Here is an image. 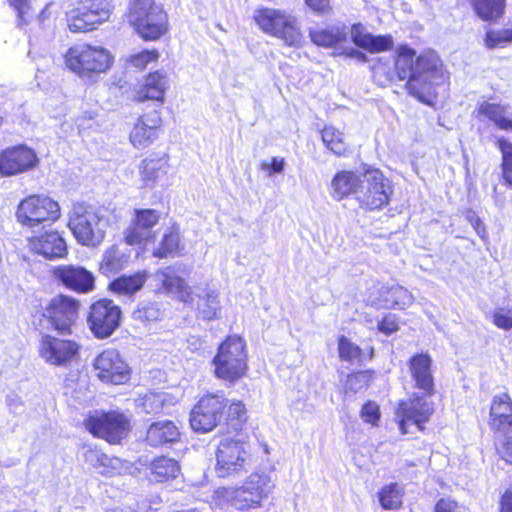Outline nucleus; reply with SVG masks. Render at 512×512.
<instances>
[{
  "instance_id": "f257e3e1",
  "label": "nucleus",
  "mask_w": 512,
  "mask_h": 512,
  "mask_svg": "<svg viewBox=\"0 0 512 512\" xmlns=\"http://www.w3.org/2000/svg\"><path fill=\"white\" fill-rule=\"evenodd\" d=\"M415 55L416 52L410 47L400 46L395 61L396 73L400 80L407 79L406 87L411 95L428 103L433 87L443 82L445 73L435 53L428 52L416 59Z\"/></svg>"
},
{
  "instance_id": "f03ea898",
  "label": "nucleus",
  "mask_w": 512,
  "mask_h": 512,
  "mask_svg": "<svg viewBox=\"0 0 512 512\" xmlns=\"http://www.w3.org/2000/svg\"><path fill=\"white\" fill-rule=\"evenodd\" d=\"M275 487L271 473L257 470L250 474L243 486L238 488H218L214 494V503L219 508L230 504L236 509L258 506Z\"/></svg>"
},
{
  "instance_id": "7ed1b4c3",
  "label": "nucleus",
  "mask_w": 512,
  "mask_h": 512,
  "mask_svg": "<svg viewBox=\"0 0 512 512\" xmlns=\"http://www.w3.org/2000/svg\"><path fill=\"white\" fill-rule=\"evenodd\" d=\"M104 209H94L84 203H75L69 214L68 226L79 243L97 246L105 238L108 219Z\"/></svg>"
},
{
  "instance_id": "20e7f679",
  "label": "nucleus",
  "mask_w": 512,
  "mask_h": 512,
  "mask_svg": "<svg viewBox=\"0 0 512 512\" xmlns=\"http://www.w3.org/2000/svg\"><path fill=\"white\" fill-rule=\"evenodd\" d=\"M127 21L144 40L153 41L168 30V16L154 0H131Z\"/></svg>"
},
{
  "instance_id": "39448f33",
  "label": "nucleus",
  "mask_w": 512,
  "mask_h": 512,
  "mask_svg": "<svg viewBox=\"0 0 512 512\" xmlns=\"http://www.w3.org/2000/svg\"><path fill=\"white\" fill-rule=\"evenodd\" d=\"M64 57L66 66L84 80H92L106 72L113 61L107 49L89 44L70 47Z\"/></svg>"
},
{
  "instance_id": "423d86ee",
  "label": "nucleus",
  "mask_w": 512,
  "mask_h": 512,
  "mask_svg": "<svg viewBox=\"0 0 512 512\" xmlns=\"http://www.w3.org/2000/svg\"><path fill=\"white\" fill-rule=\"evenodd\" d=\"M215 376L233 383L244 376L247 370L245 342L241 337L229 336L223 341L213 359Z\"/></svg>"
},
{
  "instance_id": "0eeeda50",
  "label": "nucleus",
  "mask_w": 512,
  "mask_h": 512,
  "mask_svg": "<svg viewBox=\"0 0 512 512\" xmlns=\"http://www.w3.org/2000/svg\"><path fill=\"white\" fill-rule=\"evenodd\" d=\"M113 6L111 0H77L66 12L71 32H87L110 18Z\"/></svg>"
},
{
  "instance_id": "6e6552de",
  "label": "nucleus",
  "mask_w": 512,
  "mask_h": 512,
  "mask_svg": "<svg viewBox=\"0 0 512 512\" xmlns=\"http://www.w3.org/2000/svg\"><path fill=\"white\" fill-rule=\"evenodd\" d=\"M254 18L263 32L280 38L289 46H296L300 43L299 24L295 17L285 11L264 8L258 10Z\"/></svg>"
},
{
  "instance_id": "1a4fd4ad",
  "label": "nucleus",
  "mask_w": 512,
  "mask_h": 512,
  "mask_svg": "<svg viewBox=\"0 0 512 512\" xmlns=\"http://www.w3.org/2000/svg\"><path fill=\"white\" fill-rule=\"evenodd\" d=\"M79 302L66 295L53 297L43 309L40 325L60 333L70 334L78 317Z\"/></svg>"
},
{
  "instance_id": "9d476101",
  "label": "nucleus",
  "mask_w": 512,
  "mask_h": 512,
  "mask_svg": "<svg viewBox=\"0 0 512 512\" xmlns=\"http://www.w3.org/2000/svg\"><path fill=\"white\" fill-rule=\"evenodd\" d=\"M250 453L240 440L223 439L216 451V474L221 478L234 477L247 470Z\"/></svg>"
},
{
  "instance_id": "9b49d317",
  "label": "nucleus",
  "mask_w": 512,
  "mask_h": 512,
  "mask_svg": "<svg viewBox=\"0 0 512 512\" xmlns=\"http://www.w3.org/2000/svg\"><path fill=\"white\" fill-rule=\"evenodd\" d=\"M16 217L22 225L35 227L56 221L60 217V207L48 196L30 195L19 203Z\"/></svg>"
},
{
  "instance_id": "f8f14e48",
  "label": "nucleus",
  "mask_w": 512,
  "mask_h": 512,
  "mask_svg": "<svg viewBox=\"0 0 512 512\" xmlns=\"http://www.w3.org/2000/svg\"><path fill=\"white\" fill-rule=\"evenodd\" d=\"M392 193L390 182L378 169L368 168L363 173L362 187L357 194L360 206L369 210L381 209L389 202Z\"/></svg>"
},
{
  "instance_id": "ddd939ff",
  "label": "nucleus",
  "mask_w": 512,
  "mask_h": 512,
  "mask_svg": "<svg viewBox=\"0 0 512 512\" xmlns=\"http://www.w3.org/2000/svg\"><path fill=\"white\" fill-rule=\"evenodd\" d=\"M185 266H167L150 275L151 286L157 293L172 294L186 303L194 301L192 288L187 284L183 275Z\"/></svg>"
},
{
  "instance_id": "4468645a",
  "label": "nucleus",
  "mask_w": 512,
  "mask_h": 512,
  "mask_svg": "<svg viewBox=\"0 0 512 512\" xmlns=\"http://www.w3.org/2000/svg\"><path fill=\"white\" fill-rule=\"evenodd\" d=\"M85 426L94 436L109 443H118L129 431V420L121 413L95 412L85 421Z\"/></svg>"
},
{
  "instance_id": "2eb2a0df",
  "label": "nucleus",
  "mask_w": 512,
  "mask_h": 512,
  "mask_svg": "<svg viewBox=\"0 0 512 512\" xmlns=\"http://www.w3.org/2000/svg\"><path fill=\"white\" fill-rule=\"evenodd\" d=\"M225 401L223 393L204 395L191 412L192 429L201 433L213 430L222 419Z\"/></svg>"
},
{
  "instance_id": "dca6fc26",
  "label": "nucleus",
  "mask_w": 512,
  "mask_h": 512,
  "mask_svg": "<svg viewBox=\"0 0 512 512\" xmlns=\"http://www.w3.org/2000/svg\"><path fill=\"white\" fill-rule=\"evenodd\" d=\"M121 310L112 300L101 299L93 303L88 315V324L95 337L104 339L113 334L120 325Z\"/></svg>"
},
{
  "instance_id": "f3484780",
  "label": "nucleus",
  "mask_w": 512,
  "mask_h": 512,
  "mask_svg": "<svg viewBox=\"0 0 512 512\" xmlns=\"http://www.w3.org/2000/svg\"><path fill=\"white\" fill-rule=\"evenodd\" d=\"M434 412L433 403L425 396L413 395L408 401H402L396 411L399 428L403 434L410 432L411 425L422 430V424L427 422Z\"/></svg>"
},
{
  "instance_id": "a211bd4d",
  "label": "nucleus",
  "mask_w": 512,
  "mask_h": 512,
  "mask_svg": "<svg viewBox=\"0 0 512 512\" xmlns=\"http://www.w3.org/2000/svg\"><path fill=\"white\" fill-rule=\"evenodd\" d=\"M94 367L103 382L118 385L129 379L128 366L116 350L107 349L100 353L94 361Z\"/></svg>"
},
{
  "instance_id": "6ab92c4d",
  "label": "nucleus",
  "mask_w": 512,
  "mask_h": 512,
  "mask_svg": "<svg viewBox=\"0 0 512 512\" xmlns=\"http://www.w3.org/2000/svg\"><path fill=\"white\" fill-rule=\"evenodd\" d=\"M162 122L160 112L156 110L141 115L129 134L133 147L141 149L153 144L159 137Z\"/></svg>"
},
{
  "instance_id": "aec40b11",
  "label": "nucleus",
  "mask_w": 512,
  "mask_h": 512,
  "mask_svg": "<svg viewBox=\"0 0 512 512\" xmlns=\"http://www.w3.org/2000/svg\"><path fill=\"white\" fill-rule=\"evenodd\" d=\"M160 213L154 209L135 210V216L126 230L125 240L129 245L146 243L155 238L153 227L159 222Z\"/></svg>"
},
{
  "instance_id": "412c9836",
  "label": "nucleus",
  "mask_w": 512,
  "mask_h": 512,
  "mask_svg": "<svg viewBox=\"0 0 512 512\" xmlns=\"http://www.w3.org/2000/svg\"><path fill=\"white\" fill-rule=\"evenodd\" d=\"M38 158L35 152L26 146H16L0 154V173L11 176L25 172L36 166Z\"/></svg>"
},
{
  "instance_id": "4be33fe9",
  "label": "nucleus",
  "mask_w": 512,
  "mask_h": 512,
  "mask_svg": "<svg viewBox=\"0 0 512 512\" xmlns=\"http://www.w3.org/2000/svg\"><path fill=\"white\" fill-rule=\"evenodd\" d=\"M79 346L71 340L58 339L50 335L42 337L40 355L49 364L61 366L71 361L78 353Z\"/></svg>"
},
{
  "instance_id": "5701e85b",
  "label": "nucleus",
  "mask_w": 512,
  "mask_h": 512,
  "mask_svg": "<svg viewBox=\"0 0 512 512\" xmlns=\"http://www.w3.org/2000/svg\"><path fill=\"white\" fill-rule=\"evenodd\" d=\"M53 275L65 287L76 292L88 293L94 289V276L83 267L60 265L53 270Z\"/></svg>"
},
{
  "instance_id": "b1692460",
  "label": "nucleus",
  "mask_w": 512,
  "mask_h": 512,
  "mask_svg": "<svg viewBox=\"0 0 512 512\" xmlns=\"http://www.w3.org/2000/svg\"><path fill=\"white\" fill-rule=\"evenodd\" d=\"M141 188L153 189L169 171L167 154H151L145 157L138 166Z\"/></svg>"
},
{
  "instance_id": "393cba45",
  "label": "nucleus",
  "mask_w": 512,
  "mask_h": 512,
  "mask_svg": "<svg viewBox=\"0 0 512 512\" xmlns=\"http://www.w3.org/2000/svg\"><path fill=\"white\" fill-rule=\"evenodd\" d=\"M29 247L35 254L48 260L66 256L67 246L64 239L56 231H46L29 239Z\"/></svg>"
},
{
  "instance_id": "a878e982",
  "label": "nucleus",
  "mask_w": 512,
  "mask_h": 512,
  "mask_svg": "<svg viewBox=\"0 0 512 512\" xmlns=\"http://www.w3.org/2000/svg\"><path fill=\"white\" fill-rule=\"evenodd\" d=\"M432 359L428 354L419 353L411 357L408 362L411 377L415 387L423 391L424 395L434 392V379L431 370Z\"/></svg>"
},
{
  "instance_id": "bb28decb",
  "label": "nucleus",
  "mask_w": 512,
  "mask_h": 512,
  "mask_svg": "<svg viewBox=\"0 0 512 512\" xmlns=\"http://www.w3.org/2000/svg\"><path fill=\"white\" fill-rule=\"evenodd\" d=\"M350 36L356 46L367 50L370 53L388 51L393 46V39L391 36L372 35L367 32L366 28L360 23L352 25Z\"/></svg>"
},
{
  "instance_id": "cd10ccee",
  "label": "nucleus",
  "mask_w": 512,
  "mask_h": 512,
  "mask_svg": "<svg viewBox=\"0 0 512 512\" xmlns=\"http://www.w3.org/2000/svg\"><path fill=\"white\" fill-rule=\"evenodd\" d=\"M363 174L349 170L337 172L331 180V196L334 200L341 201L349 195H355L360 192L362 187Z\"/></svg>"
},
{
  "instance_id": "c85d7f7f",
  "label": "nucleus",
  "mask_w": 512,
  "mask_h": 512,
  "mask_svg": "<svg viewBox=\"0 0 512 512\" xmlns=\"http://www.w3.org/2000/svg\"><path fill=\"white\" fill-rule=\"evenodd\" d=\"M168 86L169 82L166 73L162 71L150 73L137 89L136 100L139 102L146 100L163 102Z\"/></svg>"
},
{
  "instance_id": "c756f323",
  "label": "nucleus",
  "mask_w": 512,
  "mask_h": 512,
  "mask_svg": "<svg viewBox=\"0 0 512 512\" xmlns=\"http://www.w3.org/2000/svg\"><path fill=\"white\" fill-rule=\"evenodd\" d=\"M130 259L131 251L128 248L112 245L104 251L99 270L106 276L115 275L129 265Z\"/></svg>"
},
{
  "instance_id": "7c9ffc66",
  "label": "nucleus",
  "mask_w": 512,
  "mask_h": 512,
  "mask_svg": "<svg viewBox=\"0 0 512 512\" xmlns=\"http://www.w3.org/2000/svg\"><path fill=\"white\" fill-rule=\"evenodd\" d=\"M495 433V447L499 456L512 464V416L507 419L490 422Z\"/></svg>"
},
{
  "instance_id": "2f4dec72",
  "label": "nucleus",
  "mask_w": 512,
  "mask_h": 512,
  "mask_svg": "<svg viewBox=\"0 0 512 512\" xmlns=\"http://www.w3.org/2000/svg\"><path fill=\"white\" fill-rule=\"evenodd\" d=\"M378 305L384 308L405 309L412 305L414 297L410 291L400 285H383L379 289Z\"/></svg>"
},
{
  "instance_id": "473e14b6",
  "label": "nucleus",
  "mask_w": 512,
  "mask_h": 512,
  "mask_svg": "<svg viewBox=\"0 0 512 512\" xmlns=\"http://www.w3.org/2000/svg\"><path fill=\"white\" fill-rule=\"evenodd\" d=\"M179 435V430L172 421L162 420L154 422L149 426L146 441L150 446L158 447L177 441Z\"/></svg>"
},
{
  "instance_id": "72a5a7b5",
  "label": "nucleus",
  "mask_w": 512,
  "mask_h": 512,
  "mask_svg": "<svg viewBox=\"0 0 512 512\" xmlns=\"http://www.w3.org/2000/svg\"><path fill=\"white\" fill-rule=\"evenodd\" d=\"M477 111L479 116L489 119L498 129L512 132V118L508 116V106L482 102Z\"/></svg>"
},
{
  "instance_id": "f704fd0d",
  "label": "nucleus",
  "mask_w": 512,
  "mask_h": 512,
  "mask_svg": "<svg viewBox=\"0 0 512 512\" xmlns=\"http://www.w3.org/2000/svg\"><path fill=\"white\" fill-rule=\"evenodd\" d=\"M148 278L149 273L146 270L139 271L133 275H123L114 279L109 284V289L113 293L130 296L139 291Z\"/></svg>"
},
{
  "instance_id": "c9c22d12",
  "label": "nucleus",
  "mask_w": 512,
  "mask_h": 512,
  "mask_svg": "<svg viewBox=\"0 0 512 512\" xmlns=\"http://www.w3.org/2000/svg\"><path fill=\"white\" fill-rule=\"evenodd\" d=\"M476 15L483 21L494 22L505 13L506 0H469Z\"/></svg>"
},
{
  "instance_id": "e433bc0d",
  "label": "nucleus",
  "mask_w": 512,
  "mask_h": 512,
  "mask_svg": "<svg viewBox=\"0 0 512 512\" xmlns=\"http://www.w3.org/2000/svg\"><path fill=\"white\" fill-rule=\"evenodd\" d=\"M150 470V480L155 482L172 480L180 474V466L178 462L167 457L155 459L151 463Z\"/></svg>"
},
{
  "instance_id": "4c0bfd02",
  "label": "nucleus",
  "mask_w": 512,
  "mask_h": 512,
  "mask_svg": "<svg viewBox=\"0 0 512 512\" xmlns=\"http://www.w3.org/2000/svg\"><path fill=\"white\" fill-rule=\"evenodd\" d=\"M85 460L103 475H113L119 471L121 466L119 458L109 457L96 449L88 450L85 453Z\"/></svg>"
},
{
  "instance_id": "58836bf2",
  "label": "nucleus",
  "mask_w": 512,
  "mask_h": 512,
  "mask_svg": "<svg viewBox=\"0 0 512 512\" xmlns=\"http://www.w3.org/2000/svg\"><path fill=\"white\" fill-rule=\"evenodd\" d=\"M347 33L343 27H331L328 29H316L310 31L312 42L318 46L331 47L345 41Z\"/></svg>"
},
{
  "instance_id": "ea45409f",
  "label": "nucleus",
  "mask_w": 512,
  "mask_h": 512,
  "mask_svg": "<svg viewBox=\"0 0 512 512\" xmlns=\"http://www.w3.org/2000/svg\"><path fill=\"white\" fill-rule=\"evenodd\" d=\"M197 311L204 320H213L218 317L221 307L218 293L211 289H205L204 295H198Z\"/></svg>"
},
{
  "instance_id": "a19ab883",
  "label": "nucleus",
  "mask_w": 512,
  "mask_h": 512,
  "mask_svg": "<svg viewBox=\"0 0 512 512\" xmlns=\"http://www.w3.org/2000/svg\"><path fill=\"white\" fill-rule=\"evenodd\" d=\"M324 145L335 155L342 156L347 150L343 133L333 126H326L321 132Z\"/></svg>"
},
{
  "instance_id": "79ce46f5",
  "label": "nucleus",
  "mask_w": 512,
  "mask_h": 512,
  "mask_svg": "<svg viewBox=\"0 0 512 512\" xmlns=\"http://www.w3.org/2000/svg\"><path fill=\"white\" fill-rule=\"evenodd\" d=\"M512 416V402L507 393L495 395L490 407V422Z\"/></svg>"
},
{
  "instance_id": "37998d69",
  "label": "nucleus",
  "mask_w": 512,
  "mask_h": 512,
  "mask_svg": "<svg viewBox=\"0 0 512 512\" xmlns=\"http://www.w3.org/2000/svg\"><path fill=\"white\" fill-rule=\"evenodd\" d=\"M339 356L343 361L350 363H359L362 359V350L345 336L338 340Z\"/></svg>"
},
{
  "instance_id": "c03bdc74",
  "label": "nucleus",
  "mask_w": 512,
  "mask_h": 512,
  "mask_svg": "<svg viewBox=\"0 0 512 512\" xmlns=\"http://www.w3.org/2000/svg\"><path fill=\"white\" fill-rule=\"evenodd\" d=\"M497 142L502 153L503 179L508 185L512 186V143L504 138H499Z\"/></svg>"
},
{
  "instance_id": "a18cd8bd",
  "label": "nucleus",
  "mask_w": 512,
  "mask_h": 512,
  "mask_svg": "<svg viewBox=\"0 0 512 512\" xmlns=\"http://www.w3.org/2000/svg\"><path fill=\"white\" fill-rule=\"evenodd\" d=\"M179 243L180 237L178 232L170 231L169 233H165L161 241V246L153 251V256L165 258L178 251Z\"/></svg>"
},
{
  "instance_id": "49530a36",
  "label": "nucleus",
  "mask_w": 512,
  "mask_h": 512,
  "mask_svg": "<svg viewBox=\"0 0 512 512\" xmlns=\"http://www.w3.org/2000/svg\"><path fill=\"white\" fill-rule=\"evenodd\" d=\"M371 378V374L367 371L350 374L344 382V390L346 393H357L369 386Z\"/></svg>"
},
{
  "instance_id": "de8ad7c7",
  "label": "nucleus",
  "mask_w": 512,
  "mask_h": 512,
  "mask_svg": "<svg viewBox=\"0 0 512 512\" xmlns=\"http://www.w3.org/2000/svg\"><path fill=\"white\" fill-rule=\"evenodd\" d=\"M379 500L384 509H396L402 503V497L398 486L390 484L379 492Z\"/></svg>"
},
{
  "instance_id": "09e8293b",
  "label": "nucleus",
  "mask_w": 512,
  "mask_h": 512,
  "mask_svg": "<svg viewBox=\"0 0 512 512\" xmlns=\"http://www.w3.org/2000/svg\"><path fill=\"white\" fill-rule=\"evenodd\" d=\"M162 313L156 303H141L138 308L133 311L132 317L136 321L151 322L156 321L161 317Z\"/></svg>"
},
{
  "instance_id": "8fccbe9b",
  "label": "nucleus",
  "mask_w": 512,
  "mask_h": 512,
  "mask_svg": "<svg viewBox=\"0 0 512 512\" xmlns=\"http://www.w3.org/2000/svg\"><path fill=\"white\" fill-rule=\"evenodd\" d=\"M159 57L157 50H145L130 57V63L132 66L143 69L150 62L156 61Z\"/></svg>"
},
{
  "instance_id": "3c124183",
  "label": "nucleus",
  "mask_w": 512,
  "mask_h": 512,
  "mask_svg": "<svg viewBox=\"0 0 512 512\" xmlns=\"http://www.w3.org/2000/svg\"><path fill=\"white\" fill-rule=\"evenodd\" d=\"M285 159L282 157H272L270 161H262L260 169L268 173V176L279 174L284 171Z\"/></svg>"
},
{
  "instance_id": "603ef678",
  "label": "nucleus",
  "mask_w": 512,
  "mask_h": 512,
  "mask_svg": "<svg viewBox=\"0 0 512 512\" xmlns=\"http://www.w3.org/2000/svg\"><path fill=\"white\" fill-rule=\"evenodd\" d=\"M493 323L500 329H512V314L504 308L496 309L493 313Z\"/></svg>"
},
{
  "instance_id": "864d4df0",
  "label": "nucleus",
  "mask_w": 512,
  "mask_h": 512,
  "mask_svg": "<svg viewBox=\"0 0 512 512\" xmlns=\"http://www.w3.org/2000/svg\"><path fill=\"white\" fill-rule=\"evenodd\" d=\"M361 417L365 422L376 425L380 418L379 406L374 402L366 403L362 407Z\"/></svg>"
},
{
  "instance_id": "5fc2aeb1",
  "label": "nucleus",
  "mask_w": 512,
  "mask_h": 512,
  "mask_svg": "<svg viewBox=\"0 0 512 512\" xmlns=\"http://www.w3.org/2000/svg\"><path fill=\"white\" fill-rule=\"evenodd\" d=\"M380 332L387 335L396 332L399 329L398 319L395 314L388 313L380 322H378Z\"/></svg>"
},
{
  "instance_id": "6e6d98bb",
  "label": "nucleus",
  "mask_w": 512,
  "mask_h": 512,
  "mask_svg": "<svg viewBox=\"0 0 512 512\" xmlns=\"http://www.w3.org/2000/svg\"><path fill=\"white\" fill-rule=\"evenodd\" d=\"M463 507L450 498L440 499L436 506L435 512H462Z\"/></svg>"
},
{
  "instance_id": "4d7b16f0",
  "label": "nucleus",
  "mask_w": 512,
  "mask_h": 512,
  "mask_svg": "<svg viewBox=\"0 0 512 512\" xmlns=\"http://www.w3.org/2000/svg\"><path fill=\"white\" fill-rule=\"evenodd\" d=\"M246 409L241 401L232 402L228 409V417L242 422L245 419Z\"/></svg>"
},
{
  "instance_id": "13d9d810",
  "label": "nucleus",
  "mask_w": 512,
  "mask_h": 512,
  "mask_svg": "<svg viewBox=\"0 0 512 512\" xmlns=\"http://www.w3.org/2000/svg\"><path fill=\"white\" fill-rule=\"evenodd\" d=\"M163 403V398L161 395H151L146 396L144 401V407L147 412H158L161 408V404Z\"/></svg>"
},
{
  "instance_id": "bf43d9fd",
  "label": "nucleus",
  "mask_w": 512,
  "mask_h": 512,
  "mask_svg": "<svg viewBox=\"0 0 512 512\" xmlns=\"http://www.w3.org/2000/svg\"><path fill=\"white\" fill-rule=\"evenodd\" d=\"M9 3L21 18H25L30 10V0H9Z\"/></svg>"
},
{
  "instance_id": "052dcab7",
  "label": "nucleus",
  "mask_w": 512,
  "mask_h": 512,
  "mask_svg": "<svg viewBox=\"0 0 512 512\" xmlns=\"http://www.w3.org/2000/svg\"><path fill=\"white\" fill-rule=\"evenodd\" d=\"M500 512H512V487L501 498Z\"/></svg>"
},
{
  "instance_id": "680f3d73",
  "label": "nucleus",
  "mask_w": 512,
  "mask_h": 512,
  "mask_svg": "<svg viewBox=\"0 0 512 512\" xmlns=\"http://www.w3.org/2000/svg\"><path fill=\"white\" fill-rule=\"evenodd\" d=\"M340 54L345 55L348 58H355L360 62L367 61L366 54H364L363 52H361L353 47L343 49V51Z\"/></svg>"
},
{
  "instance_id": "e2e57ef3",
  "label": "nucleus",
  "mask_w": 512,
  "mask_h": 512,
  "mask_svg": "<svg viewBox=\"0 0 512 512\" xmlns=\"http://www.w3.org/2000/svg\"><path fill=\"white\" fill-rule=\"evenodd\" d=\"M316 4L319 2V6H309L314 11L324 12L329 8V0H313Z\"/></svg>"
},
{
  "instance_id": "0e129e2a",
  "label": "nucleus",
  "mask_w": 512,
  "mask_h": 512,
  "mask_svg": "<svg viewBox=\"0 0 512 512\" xmlns=\"http://www.w3.org/2000/svg\"><path fill=\"white\" fill-rule=\"evenodd\" d=\"M107 512H137V511L131 507H116L113 509H109Z\"/></svg>"
},
{
  "instance_id": "69168bd1",
  "label": "nucleus",
  "mask_w": 512,
  "mask_h": 512,
  "mask_svg": "<svg viewBox=\"0 0 512 512\" xmlns=\"http://www.w3.org/2000/svg\"><path fill=\"white\" fill-rule=\"evenodd\" d=\"M473 226L479 235H481V233L484 231L483 224L479 218H476L475 223H473Z\"/></svg>"
},
{
  "instance_id": "338daca9",
  "label": "nucleus",
  "mask_w": 512,
  "mask_h": 512,
  "mask_svg": "<svg viewBox=\"0 0 512 512\" xmlns=\"http://www.w3.org/2000/svg\"><path fill=\"white\" fill-rule=\"evenodd\" d=\"M306 4L308 6H319V2H317V4L313 1V0H305Z\"/></svg>"
},
{
  "instance_id": "774afa93",
  "label": "nucleus",
  "mask_w": 512,
  "mask_h": 512,
  "mask_svg": "<svg viewBox=\"0 0 512 512\" xmlns=\"http://www.w3.org/2000/svg\"><path fill=\"white\" fill-rule=\"evenodd\" d=\"M2 123V118L0 117V124Z\"/></svg>"
}]
</instances>
